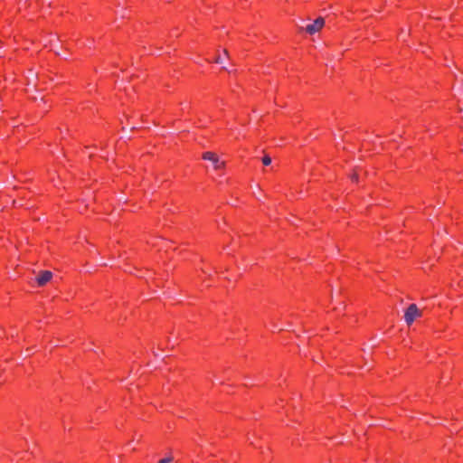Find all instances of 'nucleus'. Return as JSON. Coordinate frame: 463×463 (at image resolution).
<instances>
[{"instance_id":"nucleus-1","label":"nucleus","mask_w":463,"mask_h":463,"mask_svg":"<svg viewBox=\"0 0 463 463\" xmlns=\"http://www.w3.org/2000/svg\"><path fill=\"white\" fill-rule=\"evenodd\" d=\"M421 316V311L415 304H411L404 313V320L407 325H411L417 317Z\"/></svg>"},{"instance_id":"nucleus-2","label":"nucleus","mask_w":463,"mask_h":463,"mask_svg":"<svg viewBox=\"0 0 463 463\" xmlns=\"http://www.w3.org/2000/svg\"><path fill=\"white\" fill-rule=\"evenodd\" d=\"M203 159L210 161L215 170L222 169L225 166V162L221 160L217 154L213 152H205L203 154Z\"/></svg>"},{"instance_id":"nucleus-3","label":"nucleus","mask_w":463,"mask_h":463,"mask_svg":"<svg viewBox=\"0 0 463 463\" xmlns=\"http://www.w3.org/2000/svg\"><path fill=\"white\" fill-rule=\"evenodd\" d=\"M325 25V19L323 17H318L314 21L313 24L307 25L305 28H301L305 30L309 34H314L319 32L323 26Z\"/></svg>"},{"instance_id":"nucleus-4","label":"nucleus","mask_w":463,"mask_h":463,"mask_svg":"<svg viewBox=\"0 0 463 463\" xmlns=\"http://www.w3.org/2000/svg\"><path fill=\"white\" fill-rule=\"evenodd\" d=\"M52 278V273L49 270H44L40 273V275L36 278L37 284L39 286H44L47 282H49Z\"/></svg>"},{"instance_id":"nucleus-5","label":"nucleus","mask_w":463,"mask_h":463,"mask_svg":"<svg viewBox=\"0 0 463 463\" xmlns=\"http://www.w3.org/2000/svg\"><path fill=\"white\" fill-rule=\"evenodd\" d=\"M262 163L263 165H269L271 164V158L268 155H265L263 157H262Z\"/></svg>"},{"instance_id":"nucleus-6","label":"nucleus","mask_w":463,"mask_h":463,"mask_svg":"<svg viewBox=\"0 0 463 463\" xmlns=\"http://www.w3.org/2000/svg\"><path fill=\"white\" fill-rule=\"evenodd\" d=\"M173 461V457L169 456L159 460L158 463H170Z\"/></svg>"},{"instance_id":"nucleus-7","label":"nucleus","mask_w":463,"mask_h":463,"mask_svg":"<svg viewBox=\"0 0 463 463\" xmlns=\"http://www.w3.org/2000/svg\"><path fill=\"white\" fill-rule=\"evenodd\" d=\"M215 62L216 63H222V60L220 56H218L216 59H215Z\"/></svg>"},{"instance_id":"nucleus-8","label":"nucleus","mask_w":463,"mask_h":463,"mask_svg":"<svg viewBox=\"0 0 463 463\" xmlns=\"http://www.w3.org/2000/svg\"><path fill=\"white\" fill-rule=\"evenodd\" d=\"M352 180L353 181H357L358 180V176L356 174H354L352 176H351Z\"/></svg>"},{"instance_id":"nucleus-9","label":"nucleus","mask_w":463,"mask_h":463,"mask_svg":"<svg viewBox=\"0 0 463 463\" xmlns=\"http://www.w3.org/2000/svg\"><path fill=\"white\" fill-rule=\"evenodd\" d=\"M223 54H225V56L228 57L229 56L228 51L227 50H223Z\"/></svg>"}]
</instances>
